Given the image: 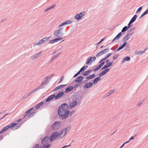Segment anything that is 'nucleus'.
<instances>
[{
	"instance_id": "nucleus-28",
	"label": "nucleus",
	"mask_w": 148,
	"mask_h": 148,
	"mask_svg": "<svg viewBox=\"0 0 148 148\" xmlns=\"http://www.w3.org/2000/svg\"><path fill=\"white\" fill-rule=\"evenodd\" d=\"M16 125L17 123H12L10 125H9L10 126V128L11 127H12V129L13 130V127H14V126H16Z\"/></svg>"
},
{
	"instance_id": "nucleus-19",
	"label": "nucleus",
	"mask_w": 148,
	"mask_h": 148,
	"mask_svg": "<svg viewBox=\"0 0 148 148\" xmlns=\"http://www.w3.org/2000/svg\"><path fill=\"white\" fill-rule=\"evenodd\" d=\"M73 88V86H70L66 88L64 91L65 92L67 93L71 91Z\"/></svg>"
},
{
	"instance_id": "nucleus-56",
	"label": "nucleus",
	"mask_w": 148,
	"mask_h": 148,
	"mask_svg": "<svg viewBox=\"0 0 148 148\" xmlns=\"http://www.w3.org/2000/svg\"><path fill=\"white\" fill-rule=\"evenodd\" d=\"M112 54V53H108V54H107L106 56V57L105 58H108Z\"/></svg>"
},
{
	"instance_id": "nucleus-34",
	"label": "nucleus",
	"mask_w": 148,
	"mask_h": 148,
	"mask_svg": "<svg viewBox=\"0 0 148 148\" xmlns=\"http://www.w3.org/2000/svg\"><path fill=\"white\" fill-rule=\"evenodd\" d=\"M29 95V94L28 93H26L22 98V100H23L24 99H25L27 98Z\"/></svg>"
},
{
	"instance_id": "nucleus-42",
	"label": "nucleus",
	"mask_w": 148,
	"mask_h": 148,
	"mask_svg": "<svg viewBox=\"0 0 148 148\" xmlns=\"http://www.w3.org/2000/svg\"><path fill=\"white\" fill-rule=\"evenodd\" d=\"M30 110H27L25 112V114H24V115H23V118H25L27 116V114H28L30 112Z\"/></svg>"
},
{
	"instance_id": "nucleus-63",
	"label": "nucleus",
	"mask_w": 148,
	"mask_h": 148,
	"mask_svg": "<svg viewBox=\"0 0 148 148\" xmlns=\"http://www.w3.org/2000/svg\"><path fill=\"white\" fill-rule=\"evenodd\" d=\"M132 23L130 21L129 23L128 24V26H127V27H129V28L130 27V25Z\"/></svg>"
},
{
	"instance_id": "nucleus-43",
	"label": "nucleus",
	"mask_w": 148,
	"mask_h": 148,
	"mask_svg": "<svg viewBox=\"0 0 148 148\" xmlns=\"http://www.w3.org/2000/svg\"><path fill=\"white\" fill-rule=\"evenodd\" d=\"M135 28L133 27V28H131L130 29H129L128 30V32L130 33L134 31L135 30Z\"/></svg>"
},
{
	"instance_id": "nucleus-37",
	"label": "nucleus",
	"mask_w": 148,
	"mask_h": 148,
	"mask_svg": "<svg viewBox=\"0 0 148 148\" xmlns=\"http://www.w3.org/2000/svg\"><path fill=\"white\" fill-rule=\"evenodd\" d=\"M103 54L101 51H100L99 53H98L96 55V56L97 57H98L101 56Z\"/></svg>"
},
{
	"instance_id": "nucleus-24",
	"label": "nucleus",
	"mask_w": 148,
	"mask_h": 148,
	"mask_svg": "<svg viewBox=\"0 0 148 148\" xmlns=\"http://www.w3.org/2000/svg\"><path fill=\"white\" fill-rule=\"evenodd\" d=\"M137 17L138 16L136 14L134 16L132 17L130 21L132 23H133L135 21Z\"/></svg>"
},
{
	"instance_id": "nucleus-62",
	"label": "nucleus",
	"mask_w": 148,
	"mask_h": 148,
	"mask_svg": "<svg viewBox=\"0 0 148 148\" xmlns=\"http://www.w3.org/2000/svg\"><path fill=\"white\" fill-rule=\"evenodd\" d=\"M99 69H100L99 68H98V66H97V67H96V68H95V69H93V71H97V70H98Z\"/></svg>"
},
{
	"instance_id": "nucleus-39",
	"label": "nucleus",
	"mask_w": 148,
	"mask_h": 148,
	"mask_svg": "<svg viewBox=\"0 0 148 148\" xmlns=\"http://www.w3.org/2000/svg\"><path fill=\"white\" fill-rule=\"evenodd\" d=\"M122 34L121 32H120L116 36V38H117V39L118 40L119 39L120 37V36Z\"/></svg>"
},
{
	"instance_id": "nucleus-22",
	"label": "nucleus",
	"mask_w": 148,
	"mask_h": 148,
	"mask_svg": "<svg viewBox=\"0 0 148 148\" xmlns=\"http://www.w3.org/2000/svg\"><path fill=\"white\" fill-rule=\"evenodd\" d=\"M95 76V75L94 73H93L91 75H90L86 77L85 79H93Z\"/></svg>"
},
{
	"instance_id": "nucleus-11",
	"label": "nucleus",
	"mask_w": 148,
	"mask_h": 148,
	"mask_svg": "<svg viewBox=\"0 0 148 148\" xmlns=\"http://www.w3.org/2000/svg\"><path fill=\"white\" fill-rule=\"evenodd\" d=\"M93 85L92 82H90L88 83H86L84 85L83 88L86 89L91 87Z\"/></svg>"
},
{
	"instance_id": "nucleus-33",
	"label": "nucleus",
	"mask_w": 148,
	"mask_h": 148,
	"mask_svg": "<svg viewBox=\"0 0 148 148\" xmlns=\"http://www.w3.org/2000/svg\"><path fill=\"white\" fill-rule=\"evenodd\" d=\"M50 146V145L47 144H45L43 145V147L44 148H49Z\"/></svg>"
},
{
	"instance_id": "nucleus-27",
	"label": "nucleus",
	"mask_w": 148,
	"mask_h": 148,
	"mask_svg": "<svg viewBox=\"0 0 148 148\" xmlns=\"http://www.w3.org/2000/svg\"><path fill=\"white\" fill-rule=\"evenodd\" d=\"M106 73V71L105 70L102 71L101 73H100L99 76V77H101L105 74Z\"/></svg>"
},
{
	"instance_id": "nucleus-41",
	"label": "nucleus",
	"mask_w": 148,
	"mask_h": 148,
	"mask_svg": "<svg viewBox=\"0 0 148 148\" xmlns=\"http://www.w3.org/2000/svg\"><path fill=\"white\" fill-rule=\"evenodd\" d=\"M36 44L35 45H39L40 44H43V43H42V40L41 39L38 42L36 43Z\"/></svg>"
},
{
	"instance_id": "nucleus-13",
	"label": "nucleus",
	"mask_w": 148,
	"mask_h": 148,
	"mask_svg": "<svg viewBox=\"0 0 148 148\" xmlns=\"http://www.w3.org/2000/svg\"><path fill=\"white\" fill-rule=\"evenodd\" d=\"M55 97V95L53 94L49 96L46 100V102H48L52 100Z\"/></svg>"
},
{
	"instance_id": "nucleus-20",
	"label": "nucleus",
	"mask_w": 148,
	"mask_h": 148,
	"mask_svg": "<svg viewBox=\"0 0 148 148\" xmlns=\"http://www.w3.org/2000/svg\"><path fill=\"white\" fill-rule=\"evenodd\" d=\"M130 60V57L127 56L125 57L123 60L122 61V63H124L125 61H129Z\"/></svg>"
},
{
	"instance_id": "nucleus-45",
	"label": "nucleus",
	"mask_w": 148,
	"mask_h": 148,
	"mask_svg": "<svg viewBox=\"0 0 148 148\" xmlns=\"http://www.w3.org/2000/svg\"><path fill=\"white\" fill-rule=\"evenodd\" d=\"M142 9V7H140L136 11V13H137L141 11Z\"/></svg>"
},
{
	"instance_id": "nucleus-6",
	"label": "nucleus",
	"mask_w": 148,
	"mask_h": 148,
	"mask_svg": "<svg viewBox=\"0 0 148 148\" xmlns=\"http://www.w3.org/2000/svg\"><path fill=\"white\" fill-rule=\"evenodd\" d=\"M63 28H61L58 30L55 31L54 32V35L56 37H60L63 35V33L62 32Z\"/></svg>"
},
{
	"instance_id": "nucleus-15",
	"label": "nucleus",
	"mask_w": 148,
	"mask_h": 148,
	"mask_svg": "<svg viewBox=\"0 0 148 148\" xmlns=\"http://www.w3.org/2000/svg\"><path fill=\"white\" fill-rule=\"evenodd\" d=\"M112 64V62L108 63L106 65H104L101 69V70L105 69L110 66Z\"/></svg>"
},
{
	"instance_id": "nucleus-29",
	"label": "nucleus",
	"mask_w": 148,
	"mask_h": 148,
	"mask_svg": "<svg viewBox=\"0 0 148 148\" xmlns=\"http://www.w3.org/2000/svg\"><path fill=\"white\" fill-rule=\"evenodd\" d=\"M92 59V57H89L87 59L86 64H87L88 65L91 61Z\"/></svg>"
},
{
	"instance_id": "nucleus-2",
	"label": "nucleus",
	"mask_w": 148,
	"mask_h": 148,
	"mask_svg": "<svg viewBox=\"0 0 148 148\" xmlns=\"http://www.w3.org/2000/svg\"><path fill=\"white\" fill-rule=\"evenodd\" d=\"M71 126H68L64 128L61 131L59 134V139L62 138L66 135V134L70 130Z\"/></svg>"
},
{
	"instance_id": "nucleus-60",
	"label": "nucleus",
	"mask_w": 148,
	"mask_h": 148,
	"mask_svg": "<svg viewBox=\"0 0 148 148\" xmlns=\"http://www.w3.org/2000/svg\"><path fill=\"white\" fill-rule=\"evenodd\" d=\"M36 114V112H34L31 113V115L32 116V117L34 115H35Z\"/></svg>"
},
{
	"instance_id": "nucleus-4",
	"label": "nucleus",
	"mask_w": 148,
	"mask_h": 148,
	"mask_svg": "<svg viewBox=\"0 0 148 148\" xmlns=\"http://www.w3.org/2000/svg\"><path fill=\"white\" fill-rule=\"evenodd\" d=\"M61 125V123L60 121H56L51 126V128L54 130H57L59 128Z\"/></svg>"
},
{
	"instance_id": "nucleus-53",
	"label": "nucleus",
	"mask_w": 148,
	"mask_h": 148,
	"mask_svg": "<svg viewBox=\"0 0 148 148\" xmlns=\"http://www.w3.org/2000/svg\"><path fill=\"white\" fill-rule=\"evenodd\" d=\"M110 95V93L108 92L105 95H104V98H106L108 97Z\"/></svg>"
},
{
	"instance_id": "nucleus-59",
	"label": "nucleus",
	"mask_w": 148,
	"mask_h": 148,
	"mask_svg": "<svg viewBox=\"0 0 148 148\" xmlns=\"http://www.w3.org/2000/svg\"><path fill=\"white\" fill-rule=\"evenodd\" d=\"M129 46L128 45H127L126 46V47L125 48V50L126 51H127L128 50H129Z\"/></svg>"
},
{
	"instance_id": "nucleus-55",
	"label": "nucleus",
	"mask_w": 148,
	"mask_h": 148,
	"mask_svg": "<svg viewBox=\"0 0 148 148\" xmlns=\"http://www.w3.org/2000/svg\"><path fill=\"white\" fill-rule=\"evenodd\" d=\"M115 91V90L114 89H112L109 92V93H110V94L113 93Z\"/></svg>"
},
{
	"instance_id": "nucleus-3",
	"label": "nucleus",
	"mask_w": 148,
	"mask_h": 148,
	"mask_svg": "<svg viewBox=\"0 0 148 148\" xmlns=\"http://www.w3.org/2000/svg\"><path fill=\"white\" fill-rule=\"evenodd\" d=\"M58 137L59 139V133L57 132H55L52 133L51 135L49 140L50 141L52 142L57 139Z\"/></svg>"
},
{
	"instance_id": "nucleus-10",
	"label": "nucleus",
	"mask_w": 148,
	"mask_h": 148,
	"mask_svg": "<svg viewBox=\"0 0 148 148\" xmlns=\"http://www.w3.org/2000/svg\"><path fill=\"white\" fill-rule=\"evenodd\" d=\"M62 37H59L58 38H56L52 40H50L49 41V43L50 44H52L55 42H57L60 40L62 39Z\"/></svg>"
},
{
	"instance_id": "nucleus-26",
	"label": "nucleus",
	"mask_w": 148,
	"mask_h": 148,
	"mask_svg": "<svg viewBox=\"0 0 148 148\" xmlns=\"http://www.w3.org/2000/svg\"><path fill=\"white\" fill-rule=\"evenodd\" d=\"M101 79L100 77H97L95 78L93 81V83L94 84H95L97 83L98 81L100 80Z\"/></svg>"
},
{
	"instance_id": "nucleus-38",
	"label": "nucleus",
	"mask_w": 148,
	"mask_h": 148,
	"mask_svg": "<svg viewBox=\"0 0 148 148\" xmlns=\"http://www.w3.org/2000/svg\"><path fill=\"white\" fill-rule=\"evenodd\" d=\"M105 62L104 61L102 62L100 64H99L98 66V68L99 69L101 68L102 66L105 64Z\"/></svg>"
},
{
	"instance_id": "nucleus-35",
	"label": "nucleus",
	"mask_w": 148,
	"mask_h": 148,
	"mask_svg": "<svg viewBox=\"0 0 148 148\" xmlns=\"http://www.w3.org/2000/svg\"><path fill=\"white\" fill-rule=\"evenodd\" d=\"M87 67L88 66L87 65L84 66L80 69V70L82 72V71L85 70L87 68Z\"/></svg>"
},
{
	"instance_id": "nucleus-5",
	"label": "nucleus",
	"mask_w": 148,
	"mask_h": 148,
	"mask_svg": "<svg viewBox=\"0 0 148 148\" xmlns=\"http://www.w3.org/2000/svg\"><path fill=\"white\" fill-rule=\"evenodd\" d=\"M46 84H47V81L43 82L40 86L37 87L35 89L32 90L28 94L30 95V94L34 93L35 92L44 88L45 85Z\"/></svg>"
},
{
	"instance_id": "nucleus-64",
	"label": "nucleus",
	"mask_w": 148,
	"mask_h": 148,
	"mask_svg": "<svg viewBox=\"0 0 148 148\" xmlns=\"http://www.w3.org/2000/svg\"><path fill=\"white\" fill-rule=\"evenodd\" d=\"M145 14V15L148 14V9L146 10L145 12H143Z\"/></svg>"
},
{
	"instance_id": "nucleus-8",
	"label": "nucleus",
	"mask_w": 148,
	"mask_h": 148,
	"mask_svg": "<svg viewBox=\"0 0 148 148\" xmlns=\"http://www.w3.org/2000/svg\"><path fill=\"white\" fill-rule=\"evenodd\" d=\"M133 34V33H128L123 38V41L124 42H126V41L130 38V36Z\"/></svg>"
},
{
	"instance_id": "nucleus-32",
	"label": "nucleus",
	"mask_w": 148,
	"mask_h": 148,
	"mask_svg": "<svg viewBox=\"0 0 148 148\" xmlns=\"http://www.w3.org/2000/svg\"><path fill=\"white\" fill-rule=\"evenodd\" d=\"M144 53V51H135V53L136 55H141L142 54Z\"/></svg>"
},
{
	"instance_id": "nucleus-14",
	"label": "nucleus",
	"mask_w": 148,
	"mask_h": 148,
	"mask_svg": "<svg viewBox=\"0 0 148 148\" xmlns=\"http://www.w3.org/2000/svg\"><path fill=\"white\" fill-rule=\"evenodd\" d=\"M64 92L63 91L61 92L58 93L56 96L55 95V99H57L61 97L64 94Z\"/></svg>"
},
{
	"instance_id": "nucleus-30",
	"label": "nucleus",
	"mask_w": 148,
	"mask_h": 148,
	"mask_svg": "<svg viewBox=\"0 0 148 148\" xmlns=\"http://www.w3.org/2000/svg\"><path fill=\"white\" fill-rule=\"evenodd\" d=\"M129 28V27H127V26L124 27L122 30L121 32H124L126 31Z\"/></svg>"
},
{
	"instance_id": "nucleus-50",
	"label": "nucleus",
	"mask_w": 148,
	"mask_h": 148,
	"mask_svg": "<svg viewBox=\"0 0 148 148\" xmlns=\"http://www.w3.org/2000/svg\"><path fill=\"white\" fill-rule=\"evenodd\" d=\"M119 56L118 54L115 55L113 57V59L114 60L116 59Z\"/></svg>"
},
{
	"instance_id": "nucleus-12",
	"label": "nucleus",
	"mask_w": 148,
	"mask_h": 148,
	"mask_svg": "<svg viewBox=\"0 0 148 148\" xmlns=\"http://www.w3.org/2000/svg\"><path fill=\"white\" fill-rule=\"evenodd\" d=\"M84 78V77L82 76H79L76 78L74 82H79L80 83Z\"/></svg>"
},
{
	"instance_id": "nucleus-1",
	"label": "nucleus",
	"mask_w": 148,
	"mask_h": 148,
	"mask_svg": "<svg viewBox=\"0 0 148 148\" xmlns=\"http://www.w3.org/2000/svg\"><path fill=\"white\" fill-rule=\"evenodd\" d=\"M68 106L66 103H63L58 108V114L62 119H66L70 113V111L68 110Z\"/></svg>"
},
{
	"instance_id": "nucleus-16",
	"label": "nucleus",
	"mask_w": 148,
	"mask_h": 148,
	"mask_svg": "<svg viewBox=\"0 0 148 148\" xmlns=\"http://www.w3.org/2000/svg\"><path fill=\"white\" fill-rule=\"evenodd\" d=\"M127 44V42H124L123 44L116 50L117 51H119L124 47Z\"/></svg>"
},
{
	"instance_id": "nucleus-9",
	"label": "nucleus",
	"mask_w": 148,
	"mask_h": 148,
	"mask_svg": "<svg viewBox=\"0 0 148 148\" xmlns=\"http://www.w3.org/2000/svg\"><path fill=\"white\" fill-rule=\"evenodd\" d=\"M77 104V102L76 100L72 101L71 102L69 105V108H74Z\"/></svg>"
},
{
	"instance_id": "nucleus-48",
	"label": "nucleus",
	"mask_w": 148,
	"mask_h": 148,
	"mask_svg": "<svg viewBox=\"0 0 148 148\" xmlns=\"http://www.w3.org/2000/svg\"><path fill=\"white\" fill-rule=\"evenodd\" d=\"M39 148V145L38 144H36L33 147V148Z\"/></svg>"
},
{
	"instance_id": "nucleus-47",
	"label": "nucleus",
	"mask_w": 148,
	"mask_h": 148,
	"mask_svg": "<svg viewBox=\"0 0 148 148\" xmlns=\"http://www.w3.org/2000/svg\"><path fill=\"white\" fill-rule=\"evenodd\" d=\"M55 6H56V5H52L51 6L49 7L48 8L49 9V10L52 8H53L55 7Z\"/></svg>"
},
{
	"instance_id": "nucleus-23",
	"label": "nucleus",
	"mask_w": 148,
	"mask_h": 148,
	"mask_svg": "<svg viewBox=\"0 0 148 148\" xmlns=\"http://www.w3.org/2000/svg\"><path fill=\"white\" fill-rule=\"evenodd\" d=\"M50 38V37H48L44 38H42L41 40L42 42V43L43 44L45 43V42H47L49 40V39Z\"/></svg>"
},
{
	"instance_id": "nucleus-25",
	"label": "nucleus",
	"mask_w": 148,
	"mask_h": 148,
	"mask_svg": "<svg viewBox=\"0 0 148 148\" xmlns=\"http://www.w3.org/2000/svg\"><path fill=\"white\" fill-rule=\"evenodd\" d=\"M44 103V102L43 101H41L40 103L37 104L36 106H35V108L36 109H38L39 108V107L42 105Z\"/></svg>"
},
{
	"instance_id": "nucleus-57",
	"label": "nucleus",
	"mask_w": 148,
	"mask_h": 148,
	"mask_svg": "<svg viewBox=\"0 0 148 148\" xmlns=\"http://www.w3.org/2000/svg\"><path fill=\"white\" fill-rule=\"evenodd\" d=\"M106 37H104L102 38L101 40L99 42V43L100 44L102 41L104 40L106 38Z\"/></svg>"
},
{
	"instance_id": "nucleus-44",
	"label": "nucleus",
	"mask_w": 148,
	"mask_h": 148,
	"mask_svg": "<svg viewBox=\"0 0 148 148\" xmlns=\"http://www.w3.org/2000/svg\"><path fill=\"white\" fill-rule=\"evenodd\" d=\"M65 22L66 23V25L69 24L70 23H71L72 22L71 21H70V20L66 21H65Z\"/></svg>"
},
{
	"instance_id": "nucleus-52",
	"label": "nucleus",
	"mask_w": 148,
	"mask_h": 148,
	"mask_svg": "<svg viewBox=\"0 0 148 148\" xmlns=\"http://www.w3.org/2000/svg\"><path fill=\"white\" fill-rule=\"evenodd\" d=\"M143 101V100L142 101H140V102H138L137 104V106H140L141 105V104H142Z\"/></svg>"
},
{
	"instance_id": "nucleus-46",
	"label": "nucleus",
	"mask_w": 148,
	"mask_h": 148,
	"mask_svg": "<svg viewBox=\"0 0 148 148\" xmlns=\"http://www.w3.org/2000/svg\"><path fill=\"white\" fill-rule=\"evenodd\" d=\"M55 6H56V5H52L51 6L49 7L48 8L49 9V10L52 8H53L55 7Z\"/></svg>"
},
{
	"instance_id": "nucleus-36",
	"label": "nucleus",
	"mask_w": 148,
	"mask_h": 148,
	"mask_svg": "<svg viewBox=\"0 0 148 148\" xmlns=\"http://www.w3.org/2000/svg\"><path fill=\"white\" fill-rule=\"evenodd\" d=\"M10 128V126L9 125H8L5 127H4L2 129L3 131L5 132V131L7 130L8 129Z\"/></svg>"
},
{
	"instance_id": "nucleus-21",
	"label": "nucleus",
	"mask_w": 148,
	"mask_h": 148,
	"mask_svg": "<svg viewBox=\"0 0 148 148\" xmlns=\"http://www.w3.org/2000/svg\"><path fill=\"white\" fill-rule=\"evenodd\" d=\"M41 53L42 51H40L39 53L33 55L32 56L33 59H35L39 57L41 54Z\"/></svg>"
},
{
	"instance_id": "nucleus-58",
	"label": "nucleus",
	"mask_w": 148,
	"mask_h": 148,
	"mask_svg": "<svg viewBox=\"0 0 148 148\" xmlns=\"http://www.w3.org/2000/svg\"><path fill=\"white\" fill-rule=\"evenodd\" d=\"M75 113V111H73L71 112L70 114V116H71L73 115Z\"/></svg>"
},
{
	"instance_id": "nucleus-54",
	"label": "nucleus",
	"mask_w": 148,
	"mask_h": 148,
	"mask_svg": "<svg viewBox=\"0 0 148 148\" xmlns=\"http://www.w3.org/2000/svg\"><path fill=\"white\" fill-rule=\"evenodd\" d=\"M64 77V76H62L61 77V78L60 79V81L59 82V83H58V84L60 83L62 81Z\"/></svg>"
},
{
	"instance_id": "nucleus-61",
	"label": "nucleus",
	"mask_w": 148,
	"mask_h": 148,
	"mask_svg": "<svg viewBox=\"0 0 148 148\" xmlns=\"http://www.w3.org/2000/svg\"><path fill=\"white\" fill-rule=\"evenodd\" d=\"M80 84H75L74 86V88H77L78 87L80 86Z\"/></svg>"
},
{
	"instance_id": "nucleus-49",
	"label": "nucleus",
	"mask_w": 148,
	"mask_h": 148,
	"mask_svg": "<svg viewBox=\"0 0 148 148\" xmlns=\"http://www.w3.org/2000/svg\"><path fill=\"white\" fill-rule=\"evenodd\" d=\"M60 53H59L58 54H56L55 56H53L52 58H53V59H56V58H57L58 56L60 55Z\"/></svg>"
},
{
	"instance_id": "nucleus-40",
	"label": "nucleus",
	"mask_w": 148,
	"mask_h": 148,
	"mask_svg": "<svg viewBox=\"0 0 148 148\" xmlns=\"http://www.w3.org/2000/svg\"><path fill=\"white\" fill-rule=\"evenodd\" d=\"M66 25V23H65V21L64 22H63V23H61L60 25H59L58 26V27H61L63 26H64V25Z\"/></svg>"
},
{
	"instance_id": "nucleus-31",
	"label": "nucleus",
	"mask_w": 148,
	"mask_h": 148,
	"mask_svg": "<svg viewBox=\"0 0 148 148\" xmlns=\"http://www.w3.org/2000/svg\"><path fill=\"white\" fill-rule=\"evenodd\" d=\"M101 51H102L103 54L108 52L109 51V49L108 48H107L102 50Z\"/></svg>"
},
{
	"instance_id": "nucleus-17",
	"label": "nucleus",
	"mask_w": 148,
	"mask_h": 148,
	"mask_svg": "<svg viewBox=\"0 0 148 148\" xmlns=\"http://www.w3.org/2000/svg\"><path fill=\"white\" fill-rule=\"evenodd\" d=\"M48 136H46L45 137L41 140V143L42 144H44L47 142L48 139Z\"/></svg>"
},
{
	"instance_id": "nucleus-18",
	"label": "nucleus",
	"mask_w": 148,
	"mask_h": 148,
	"mask_svg": "<svg viewBox=\"0 0 148 148\" xmlns=\"http://www.w3.org/2000/svg\"><path fill=\"white\" fill-rule=\"evenodd\" d=\"M92 72L91 70H89L88 71H85L83 73V75L84 76H86L88 75Z\"/></svg>"
},
{
	"instance_id": "nucleus-51",
	"label": "nucleus",
	"mask_w": 148,
	"mask_h": 148,
	"mask_svg": "<svg viewBox=\"0 0 148 148\" xmlns=\"http://www.w3.org/2000/svg\"><path fill=\"white\" fill-rule=\"evenodd\" d=\"M60 88L59 86H58L54 89L53 91H56L58 90Z\"/></svg>"
},
{
	"instance_id": "nucleus-7",
	"label": "nucleus",
	"mask_w": 148,
	"mask_h": 148,
	"mask_svg": "<svg viewBox=\"0 0 148 148\" xmlns=\"http://www.w3.org/2000/svg\"><path fill=\"white\" fill-rule=\"evenodd\" d=\"M86 14V12H80L79 14H76L74 17L75 18L77 21H79L81 18Z\"/></svg>"
}]
</instances>
